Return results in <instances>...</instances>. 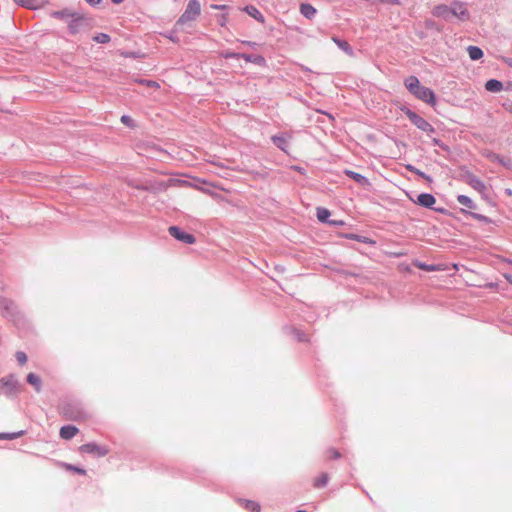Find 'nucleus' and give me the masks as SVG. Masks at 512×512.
<instances>
[{"label": "nucleus", "instance_id": "b1692460", "mask_svg": "<svg viewBox=\"0 0 512 512\" xmlns=\"http://www.w3.org/2000/svg\"><path fill=\"white\" fill-rule=\"evenodd\" d=\"M331 213L328 209L319 207L316 211L317 219L322 223H328Z\"/></svg>", "mask_w": 512, "mask_h": 512}, {"label": "nucleus", "instance_id": "aec40b11", "mask_svg": "<svg viewBox=\"0 0 512 512\" xmlns=\"http://www.w3.org/2000/svg\"><path fill=\"white\" fill-rule=\"evenodd\" d=\"M404 85L407 90L412 94L421 84L416 76H409L405 79Z\"/></svg>", "mask_w": 512, "mask_h": 512}, {"label": "nucleus", "instance_id": "4468645a", "mask_svg": "<svg viewBox=\"0 0 512 512\" xmlns=\"http://www.w3.org/2000/svg\"><path fill=\"white\" fill-rule=\"evenodd\" d=\"M78 431L76 426L66 425L61 427L59 434L62 439L70 440L77 435Z\"/></svg>", "mask_w": 512, "mask_h": 512}, {"label": "nucleus", "instance_id": "2f4dec72", "mask_svg": "<svg viewBox=\"0 0 512 512\" xmlns=\"http://www.w3.org/2000/svg\"><path fill=\"white\" fill-rule=\"evenodd\" d=\"M110 36L106 33H98L93 37V40L97 43L105 44L110 41Z\"/></svg>", "mask_w": 512, "mask_h": 512}, {"label": "nucleus", "instance_id": "393cba45", "mask_svg": "<svg viewBox=\"0 0 512 512\" xmlns=\"http://www.w3.org/2000/svg\"><path fill=\"white\" fill-rule=\"evenodd\" d=\"M328 481H329L328 473H321V475L314 480L313 486L315 488H323L328 484Z\"/></svg>", "mask_w": 512, "mask_h": 512}, {"label": "nucleus", "instance_id": "7c9ffc66", "mask_svg": "<svg viewBox=\"0 0 512 512\" xmlns=\"http://www.w3.org/2000/svg\"><path fill=\"white\" fill-rule=\"evenodd\" d=\"M24 434V431H19L17 433H0L1 440H13Z\"/></svg>", "mask_w": 512, "mask_h": 512}, {"label": "nucleus", "instance_id": "864d4df0", "mask_svg": "<svg viewBox=\"0 0 512 512\" xmlns=\"http://www.w3.org/2000/svg\"><path fill=\"white\" fill-rule=\"evenodd\" d=\"M471 215H472V217H473V218H475V219H483V218H484V216H482V215H480V214H477V213H472Z\"/></svg>", "mask_w": 512, "mask_h": 512}, {"label": "nucleus", "instance_id": "c85d7f7f", "mask_svg": "<svg viewBox=\"0 0 512 512\" xmlns=\"http://www.w3.org/2000/svg\"><path fill=\"white\" fill-rule=\"evenodd\" d=\"M334 42L340 49L345 51L347 54L351 55L353 53V50L347 41L334 38Z\"/></svg>", "mask_w": 512, "mask_h": 512}, {"label": "nucleus", "instance_id": "bb28decb", "mask_svg": "<svg viewBox=\"0 0 512 512\" xmlns=\"http://www.w3.org/2000/svg\"><path fill=\"white\" fill-rule=\"evenodd\" d=\"M272 142L282 151H286L287 148V140L284 136H272Z\"/></svg>", "mask_w": 512, "mask_h": 512}, {"label": "nucleus", "instance_id": "a19ab883", "mask_svg": "<svg viewBox=\"0 0 512 512\" xmlns=\"http://www.w3.org/2000/svg\"><path fill=\"white\" fill-rule=\"evenodd\" d=\"M242 53H235V52H226L224 54L225 58H234V59H240Z\"/></svg>", "mask_w": 512, "mask_h": 512}, {"label": "nucleus", "instance_id": "9d476101", "mask_svg": "<svg viewBox=\"0 0 512 512\" xmlns=\"http://www.w3.org/2000/svg\"><path fill=\"white\" fill-rule=\"evenodd\" d=\"M413 201L422 207L433 209V205L436 203V198L430 193H421L417 196V199ZM434 210L438 212L443 211V209L439 208H434Z\"/></svg>", "mask_w": 512, "mask_h": 512}, {"label": "nucleus", "instance_id": "37998d69", "mask_svg": "<svg viewBox=\"0 0 512 512\" xmlns=\"http://www.w3.org/2000/svg\"><path fill=\"white\" fill-rule=\"evenodd\" d=\"M69 469L81 474V475H84L86 473V471L82 468H79V467H75V466H72V465H69L68 466Z\"/></svg>", "mask_w": 512, "mask_h": 512}, {"label": "nucleus", "instance_id": "58836bf2", "mask_svg": "<svg viewBox=\"0 0 512 512\" xmlns=\"http://www.w3.org/2000/svg\"><path fill=\"white\" fill-rule=\"evenodd\" d=\"M139 83L143 84V85H146L148 87L159 88V84L157 82H155V81H152V80L141 79V80H139Z\"/></svg>", "mask_w": 512, "mask_h": 512}, {"label": "nucleus", "instance_id": "5701e85b", "mask_svg": "<svg viewBox=\"0 0 512 512\" xmlns=\"http://www.w3.org/2000/svg\"><path fill=\"white\" fill-rule=\"evenodd\" d=\"M468 55L471 60H479L483 57V51L477 46H468L467 48Z\"/></svg>", "mask_w": 512, "mask_h": 512}, {"label": "nucleus", "instance_id": "c9c22d12", "mask_svg": "<svg viewBox=\"0 0 512 512\" xmlns=\"http://www.w3.org/2000/svg\"><path fill=\"white\" fill-rule=\"evenodd\" d=\"M14 2L22 7L33 8L35 0H14Z\"/></svg>", "mask_w": 512, "mask_h": 512}, {"label": "nucleus", "instance_id": "72a5a7b5", "mask_svg": "<svg viewBox=\"0 0 512 512\" xmlns=\"http://www.w3.org/2000/svg\"><path fill=\"white\" fill-rule=\"evenodd\" d=\"M15 357L20 365H23L27 362V355L23 351L16 352Z\"/></svg>", "mask_w": 512, "mask_h": 512}, {"label": "nucleus", "instance_id": "f3484780", "mask_svg": "<svg viewBox=\"0 0 512 512\" xmlns=\"http://www.w3.org/2000/svg\"><path fill=\"white\" fill-rule=\"evenodd\" d=\"M345 174L360 185L366 186L369 184L368 179L357 172H354L352 170H346Z\"/></svg>", "mask_w": 512, "mask_h": 512}, {"label": "nucleus", "instance_id": "603ef678", "mask_svg": "<svg viewBox=\"0 0 512 512\" xmlns=\"http://www.w3.org/2000/svg\"><path fill=\"white\" fill-rule=\"evenodd\" d=\"M504 62L509 66L512 67V58H505Z\"/></svg>", "mask_w": 512, "mask_h": 512}, {"label": "nucleus", "instance_id": "e433bc0d", "mask_svg": "<svg viewBox=\"0 0 512 512\" xmlns=\"http://www.w3.org/2000/svg\"><path fill=\"white\" fill-rule=\"evenodd\" d=\"M494 158H495V160H497L500 164H502L505 167L509 168L512 164V161L509 158H503V157H500L499 155H495Z\"/></svg>", "mask_w": 512, "mask_h": 512}, {"label": "nucleus", "instance_id": "0eeeda50", "mask_svg": "<svg viewBox=\"0 0 512 512\" xmlns=\"http://www.w3.org/2000/svg\"><path fill=\"white\" fill-rule=\"evenodd\" d=\"M168 231L172 237H174L175 239H177L178 241H181L183 243L193 244L196 242V238L194 235L181 230L177 226H170Z\"/></svg>", "mask_w": 512, "mask_h": 512}, {"label": "nucleus", "instance_id": "a18cd8bd", "mask_svg": "<svg viewBox=\"0 0 512 512\" xmlns=\"http://www.w3.org/2000/svg\"><path fill=\"white\" fill-rule=\"evenodd\" d=\"M329 224L333 226H342L344 225V222L342 220H329Z\"/></svg>", "mask_w": 512, "mask_h": 512}, {"label": "nucleus", "instance_id": "6ab92c4d", "mask_svg": "<svg viewBox=\"0 0 512 512\" xmlns=\"http://www.w3.org/2000/svg\"><path fill=\"white\" fill-rule=\"evenodd\" d=\"M485 89L489 92L497 93L503 89V84L499 80L490 79L486 82Z\"/></svg>", "mask_w": 512, "mask_h": 512}, {"label": "nucleus", "instance_id": "9b49d317", "mask_svg": "<svg viewBox=\"0 0 512 512\" xmlns=\"http://www.w3.org/2000/svg\"><path fill=\"white\" fill-rule=\"evenodd\" d=\"M455 16L462 21L469 19V11L465 7V4L459 1L452 3V17Z\"/></svg>", "mask_w": 512, "mask_h": 512}, {"label": "nucleus", "instance_id": "423d86ee", "mask_svg": "<svg viewBox=\"0 0 512 512\" xmlns=\"http://www.w3.org/2000/svg\"><path fill=\"white\" fill-rule=\"evenodd\" d=\"M412 95L432 106L436 104L435 93L428 87L420 85L415 91H413Z\"/></svg>", "mask_w": 512, "mask_h": 512}, {"label": "nucleus", "instance_id": "f257e3e1", "mask_svg": "<svg viewBox=\"0 0 512 512\" xmlns=\"http://www.w3.org/2000/svg\"><path fill=\"white\" fill-rule=\"evenodd\" d=\"M62 415L67 420L79 421L85 419L86 413L78 403L67 402L60 407Z\"/></svg>", "mask_w": 512, "mask_h": 512}, {"label": "nucleus", "instance_id": "de8ad7c7", "mask_svg": "<svg viewBox=\"0 0 512 512\" xmlns=\"http://www.w3.org/2000/svg\"><path fill=\"white\" fill-rule=\"evenodd\" d=\"M89 5L96 6L101 3L102 0H85Z\"/></svg>", "mask_w": 512, "mask_h": 512}, {"label": "nucleus", "instance_id": "3c124183", "mask_svg": "<svg viewBox=\"0 0 512 512\" xmlns=\"http://www.w3.org/2000/svg\"><path fill=\"white\" fill-rule=\"evenodd\" d=\"M426 27L428 28H434V22L431 20L426 21Z\"/></svg>", "mask_w": 512, "mask_h": 512}, {"label": "nucleus", "instance_id": "c03bdc74", "mask_svg": "<svg viewBox=\"0 0 512 512\" xmlns=\"http://www.w3.org/2000/svg\"><path fill=\"white\" fill-rule=\"evenodd\" d=\"M130 185H132L133 187H135L136 189H139V190H144V191H149L150 190V185H134L132 183H130Z\"/></svg>", "mask_w": 512, "mask_h": 512}, {"label": "nucleus", "instance_id": "473e14b6", "mask_svg": "<svg viewBox=\"0 0 512 512\" xmlns=\"http://www.w3.org/2000/svg\"><path fill=\"white\" fill-rule=\"evenodd\" d=\"M167 187H168V185L166 183L160 182V183H157L156 185H150V190L149 191L157 193L159 191L166 190Z\"/></svg>", "mask_w": 512, "mask_h": 512}, {"label": "nucleus", "instance_id": "6e6552de", "mask_svg": "<svg viewBox=\"0 0 512 512\" xmlns=\"http://www.w3.org/2000/svg\"><path fill=\"white\" fill-rule=\"evenodd\" d=\"M79 449L83 453L94 454L97 457H104L109 453L107 447L98 445L94 442L83 444Z\"/></svg>", "mask_w": 512, "mask_h": 512}, {"label": "nucleus", "instance_id": "4c0bfd02", "mask_svg": "<svg viewBox=\"0 0 512 512\" xmlns=\"http://www.w3.org/2000/svg\"><path fill=\"white\" fill-rule=\"evenodd\" d=\"M293 333L296 337V339L299 341V342H304V341H307V337L305 335L304 332L300 331V330H297V329H294L293 330Z\"/></svg>", "mask_w": 512, "mask_h": 512}, {"label": "nucleus", "instance_id": "7ed1b4c3", "mask_svg": "<svg viewBox=\"0 0 512 512\" xmlns=\"http://www.w3.org/2000/svg\"><path fill=\"white\" fill-rule=\"evenodd\" d=\"M68 30L71 34L75 35L83 31H88L91 28V22L89 18L75 14L70 20H68Z\"/></svg>", "mask_w": 512, "mask_h": 512}, {"label": "nucleus", "instance_id": "bf43d9fd", "mask_svg": "<svg viewBox=\"0 0 512 512\" xmlns=\"http://www.w3.org/2000/svg\"><path fill=\"white\" fill-rule=\"evenodd\" d=\"M296 512H306V511H304V510H298V511H296Z\"/></svg>", "mask_w": 512, "mask_h": 512}, {"label": "nucleus", "instance_id": "f8f14e48", "mask_svg": "<svg viewBox=\"0 0 512 512\" xmlns=\"http://www.w3.org/2000/svg\"><path fill=\"white\" fill-rule=\"evenodd\" d=\"M432 14L435 17L443 18L446 21H449L452 17V5L447 6L445 4L437 5L433 8Z\"/></svg>", "mask_w": 512, "mask_h": 512}, {"label": "nucleus", "instance_id": "6e6d98bb", "mask_svg": "<svg viewBox=\"0 0 512 512\" xmlns=\"http://www.w3.org/2000/svg\"><path fill=\"white\" fill-rule=\"evenodd\" d=\"M124 0H111L112 3L114 4H120L122 3Z\"/></svg>", "mask_w": 512, "mask_h": 512}, {"label": "nucleus", "instance_id": "a878e982", "mask_svg": "<svg viewBox=\"0 0 512 512\" xmlns=\"http://www.w3.org/2000/svg\"><path fill=\"white\" fill-rule=\"evenodd\" d=\"M75 14L76 13H72L69 10L64 9V10H61V11L54 12L53 16L58 18V19H62V20L66 21L68 23V20H70L72 17H74Z\"/></svg>", "mask_w": 512, "mask_h": 512}, {"label": "nucleus", "instance_id": "dca6fc26", "mask_svg": "<svg viewBox=\"0 0 512 512\" xmlns=\"http://www.w3.org/2000/svg\"><path fill=\"white\" fill-rule=\"evenodd\" d=\"M241 58L244 59L246 62H251L259 66L265 64V58L261 55L242 53Z\"/></svg>", "mask_w": 512, "mask_h": 512}, {"label": "nucleus", "instance_id": "412c9836", "mask_svg": "<svg viewBox=\"0 0 512 512\" xmlns=\"http://www.w3.org/2000/svg\"><path fill=\"white\" fill-rule=\"evenodd\" d=\"M239 504L249 512H260V505L255 501L240 499Z\"/></svg>", "mask_w": 512, "mask_h": 512}, {"label": "nucleus", "instance_id": "1a4fd4ad", "mask_svg": "<svg viewBox=\"0 0 512 512\" xmlns=\"http://www.w3.org/2000/svg\"><path fill=\"white\" fill-rule=\"evenodd\" d=\"M464 180L469 186L481 194H484L487 191V187L484 182L470 172L465 174Z\"/></svg>", "mask_w": 512, "mask_h": 512}, {"label": "nucleus", "instance_id": "2eb2a0df", "mask_svg": "<svg viewBox=\"0 0 512 512\" xmlns=\"http://www.w3.org/2000/svg\"><path fill=\"white\" fill-rule=\"evenodd\" d=\"M243 11L246 12L249 16L253 17L258 22L264 23V16L255 6L247 5L243 8Z\"/></svg>", "mask_w": 512, "mask_h": 512}, {"label": "nucleus", "instance_id": "cd10ccee", "mask_svg": "<svg viewBox=\"0 0 512 512\" xmlns=\"http://www.w3.org/2000/svg\"><path fill=\"white\" fill-rule=\"evenodd\" d=\"M457 201L461 205H463V206H465V207H467L469 209H475L476 208L475 203L466 195H458Z\"/></svg>", "mask_w": 512, "mask_h": 512}, {"label": "nucleus", "instance_id": "20e7f679", "mask_svg": "<svg viewBox=\"0 0 512 512\" xmlns=\"http://www.w3.org/2000/svg\"><path fill=\"white\" fill-rule=\"evenodd\" d=\"M201 6L198 0H189L184 13L180 16L177 24H183L187 21L195 20L200 15Z\"/></svg>", "mask_w": 512, "mask_h": 512}, {"label": "nucleus", "instance_id": "79ce46f5", "mask_svg": "<svg viewBox=\"0 0 512 512\" xmlns=\"http://www.w3.org/2000/svg\"><path fill=\"white\" fill-rule=\"evenodd\" d=\"M418 267H419L420 269H422V270H425V271H434V270H435L434 266H432V265H427V264H423V263H420V264L418 265Z\"/></svg>", "mask_w": 512, "mask_h": 512}, {"label": "nucleus", "instance_id": "a211bd4d", "mask_svg": "<svg viewBox=\"0 0 512 512\" xmlns=\"http://www.w3.org/2000/svg\"><path fill=\"white\" fill-rule=\"evenodd\" d=\"M300 13L307 19H312L316 14V9L308 3L300 5Z\"/></svg>", "mask_w": 512, "mask_h": 512}, {"label": "nucleus", "instance_id": "ddd939ff", "mask_svg": "<svg viewBox=\"0 0 512 512\" xmlns=\"http://www.w3.org/2000/svg\"><path fill=\"white\" fill-rule=\"evenodd\" d=\"M15 305L14 303L6 298H0V310L4 317H13L15 313Z\"/></svg>", "mask_w": 512, "mask_h": 512}, {"label": "nucleus", "instance_id": "49530a36", "mask_svg": "<svg viewBox=\"0 0 512 512\" xmlns=\"http://www.w3.org/2000/svg\"><path fill=\"white\" fill-rule=\"evenodd\" d=\"M432 142H433L434 145H437V146H439V147H441L443 149H446V146H444V144L439 139L433 138Z\"/></svg>", "mask_w": 512, "mask_h": 512}, {"label": "nucleus", "instance_id": "13d9d810", "mask_svg": "<svg viewBox=\"0 0 512 512\" xmlns=\"http://www.w3.org/2000/svg\"><path fill=\"white\" fill-rule=\"evenodd\" d=\"M225 20H226V19H225V17H224V16H222V19H221V25H224Z\"/></svg>", "mask_w": 512, "mask_h": 512}, {"label": "nucleus", "instance_id": "f03ea898", "mask_svg": "<svg viewBox=\"0 0 512 512\" xmlns=\"http://www.w3.org/2000/svg\"><path fill=\"white\" fill-rule=\"evenodd\" d=\"M402 111L407 116V118L411 121L413 125H415L418 129L428 133L433 134L435 133V128L426 121L423 117L415 113L409 108H402Z\"/></svg>", "mask_w": 512, "mask_h": 512}, {"label": "nucleus", "instance_id": "39448f33", "mask_svg": "<svg viewBox=\"0 0 512 512\" xmlns=\"http://www.w3.org/2000/svg\"><path fill=\"white\" fill-rule=\"evenodd\" d=\"M18 392V381L13 375L0 379V395L14 396Z\"/></svg>", "mask_w": 512, "mask_h": 512}, {"label": "nucleus", "instance_id": "ea45409f", "mask_svg": "<svg viewBox=\"0 0 512 512\" xmlns=\"http://www.w3.org/2000/svg\"><path fill=\"white\" fill-rule=\"evenodd\" d=\"M121 122L127 126H133V119L128 115H123L121 117Z\"/></svg>", "mask_w": 512, "mask_h": 512}, {"label": "nucleus", "instance_id": "5fc2aeb1", "mask_svg": "<svg viewBox=\"0 0 512 512\" xmlns=\"http://www.w3.org/2000/svg\"><path fill=\"white\" fill-rule=\"evenodd\" d=\"M214 8H216V9H225L226 6L225 5H215Z\"/></svg>", "mask_w": 512, "mask_h": 512}, {"label": "nucleus", "instance_id": "c756f323", "mask_svg": "<svg viewBox=\"0 0 512 512\" xmlns=\"http://www.w3.org/2000/svg\"><path fill=\"white\" fill-rule=\"evenodd\" d=\"M407 169H408L410 172H412V173H414V174L418 175L419 177H421V178L425 179L426 181H428V182H432V178H431L429 175L425 174L424 172H422L421 170H419V169L415 168L414 166H412V165H408V166H407Z\"/></svg>", "mask_w": 512, "mask_h": 512}, {"label": "nucleus", "instance_id": "f704fd0d", "mask_svg": "<svg viewBox=\"0 0 512 512\" xmlns=\"http://www.w3.org/2000/svg\"><path fill=\"white\" fill-rule=\"evenodd\" d=\"M326 453L330 459H338L341 457L340 452L335 448H329Z\"/></svg>", "mask_w": 512, "mask_h": 512}, {"label": "nucleus", "instance_id": "8fccbe9b", "mask_svg": "<svg viewBox=\"0 0 512 512\" xmlns=\"http://www.w3.org/2000/svg\"><path fill=\"white\" fill-rule=\"evenodd\" d=\"M387 3L388 4H392V5H399L400 4V0H387Z\"/></svg>", "mask_w": 512, "mask_h": 512}, {"label": "nucleus", "instance_id": "4be33fe9", "mask_svg": "<svg viewBox=\"0 0 512 512\" xmlns=\"http://www.w3.org/2000/svg\"><path fill=\"white\" fill-rule=\"evenodd\" d=\"M27 382L30 385H32L37 392H40L41 387H42V381L39 376H37L34 373H29L27 375Z\"/></svg>", "mask_w": 512, "mask_h": 512}, {"label": "nucleus", "instance_id": "09e8293b", "mask_svg": "<svg viewBox=\"0 0 512 512\" xmlns=\"http://www.w3.org/2000/svg\"><path fill=\"white\" fill-rule=\"evenodd\" d=\"M242 43L245 45H248L250 47H255L257 45L256 42H252V41H242Z\"/></svg>", "mask_w": 512, "mask_h": 512}, {"label": "nucleus", "instance_id": "4d7b16f0", "mask_svg": "<svg viewBox=\"0 0 512 512\" xmlns=\"http://www.w3.org/2000/svg\"><path fill=\"white\" fill-rule=\"evenodd\" d=\"M505 278L512 284V276L511 275H505Z\"/></svg>", "mask_w": 512, "mask_h": 512}]
</instances>
